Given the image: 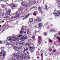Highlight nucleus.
Here are the masks:
<instances>
[{"label": "nucleus", "instance_id": "nucleus-1", "mask_svg": "<svg viewBox=\"0 0 60 60\" xmlns=\"http://www.w3.org/2000/svg\"><path fill=\"white\" fill-rule=\"evenodd\" d=\"M17 37H18V36H15L14 37H12L11 36L8 37L7 38L8 40H7L6 42L8 44H12L13 42H12L11 41L12 40L14 41H17L19 40V39Z\"/></svg>", "mask_w": 60, "mask_h": 60}, {"label": "nucleus", "instance_id": "nucleus-2", "mask_svg": "<svg viewBox=\"0 0 60 60\" xmlns=\"http://www.w3.org/2000/svg\"><path fill=\"white\" fill-rule=\"evenodd\" d=\"M25 45L27 46H29V48L30 49V52H31V53L34 52V48L32 46L33 45H31V44H29L28 43H26L25 44Z\"/></svg>", "mask_w": 60, "mask_h": 60}, {"label": "nucleus", "instance_id": "nucleus-3", "mask_svg": "<svg viewBox=\"0 0 60 60\" xmlns=\"http://www.w3.org/2000/svg\"><path fill=\"white\" fill-rule=\"evenodd\" d=\"M11 9H9L8 10L6 13V15H11Z\"/></svg>", "mask_w": 60, "mask_h": 60}, {"label": "nucleus", "instance_id": "nucleus-4", "mask_svg": "<svg viewBox=\"0 0 60 60\" xmlns=\"http://www.w3.org/2000/svg\"><path fill=\"white\" fill-rule=\"evenodd\" d=\"M25 31H24V30H21L20 31V33L21 34H22L23 35H24L26 34V32H24Z\"/></svg>", "mask_w": 60, "mask_h": 60}, {"label": "nucleus", "instance_id": "nucleus-5", "mask_svg": "<svg viewBox=\"0 0 60 60\" xmlns=\"http://www.w3.org/2000/svg\"><path fill=\"white\" fill-rule=\"evenodd\" d=\"M24 44H25V41L24 40L20 41L19 43L20 45H23Z\"/></svg>", "mask_w": 60, "mask_h": 60}, {"label": "nucleus", "instance_id": "nucleus-6", "mask_svg": "<svg viewBox=\"0 0 60 60\" xmlns=\"http://www.w3.org/2000/svg\"><path fill=\"white\" fill-rule=\"evenodd\" d=\"M11 45L12 47H14L15 50V51H19V48H18V47H15V46L13 45L12 44H11Z\"/></svg>", "mask_w": 60, "mask_h": 60}, {"label": "nucleus", "instance_id": "nucleus-7", "mask_svg": "<svg viewBox=\"0 0 60 60\" xmlns=\"http://www.w3.org/2000/svg\"><path fill=\"white\" fill-rule=\"evenodd\" d=\"M38 9L40 12V13H43V12H42V10H41V7H40L39 6L38 7Z\"/></svg>", "mask_w": 60, "mask_h": 60}, {"label": "nucleus", "instance_id": "nucleus-8", "mask_svg": "<svg viewBox=\"0 0 60 60\" xmlns=\"http://www.w3.org/2000/svg\"><path fill=\"white\" fill-rule=\"evenodd\" d=\"M58 11H55L53 13V14L54 15H56L57 16H59V15H58Z\"/></svg>", "mask_w": 60, "mask_h": 60}, {"label": "nucleus", "instance_id": "nucleus-9", "mask_svg": "<svg viewBox=\"0 0 60 60\" xmlns=\"http://www.w3.org/2000/svg\"><path fill=\"white\" fill-rule=\"evenodd\" d=\"M26 56H22V58H21V60H25L26 59Z\"/></svg>", "mask_w": 60, "mask_h": 60}, {"label": "nucleus", "instance_id": "nucleus-10", "mask_svg": "<svg viewBox=\"0 0 60 60\" xmlns=\"http://www.w3.org/2000/svg\"><path fill=\"white\" fill-rule=\"evenodd\" d=\"M13 55L15 58H16L17 56H19V55L16 53H15Z\"/></svg>", "mask_w": 60, "mask_h": 60}, {"label": "nucleus", "instance_id": "nucleus-11", "mask_svg": "<svg viewBox=\"0 0 60 60\" xmlns=\"http://www.w3.org/2000/svg\"><path fill=\"white\" fill-rule=\"evenodd\" d=\"M18 5L17 4H15L14 5L12 4L11 5V7H17Z\"/></svg>", "mask_w": 60, "mask_h": 60}, {"label": "nucleus", "instance_id": "nucleus-12", "mask_svg": "<svg viewBox=\"0 0 60 60\" xmlns=\"http://www.w3.org/2000/svg\"><path fill=\"white\" fill-rule=\"evenodd\" d=\"M36 21L37 22H41V19H40L39 18H38V19H36Z\"/></svg>", "mask_w": 60, "mask_h": 60}, {"label": "nucleus", "instance_id": "nucleus-13", "mask_svg": "<svg viewBox=\"0 0 60 60\" xmlns=\"http://www.w3.org/2000/svg\"><path fill=\"white\" fill-rule=\"evenodd\" d=\"M26 39H27V38L26 37H24V36H22L21 38V40H26Z\"/></svg>", "mask_w": 60, "mask_h": 60}, {"label": "nucleus", "instance_id": "nucleus-14", "mask_svg": "<svg viewBox=\"0 0 60 60\" xmlns=\"http://www.w3.org/2000/svg\"><path fill=\"white\" fill-rule=\"evenodd\" d=\"M22 30H23V31H26V29H24V26H23L22 27Z\"/></svg>", "mask_w": 60, "mask_h": 60}, {"label": "nucleus", "instance_id": "nucleus-15", "mask_svg": "<svg viewBox=\"0 0 60 60\" xmlns=\"http://www.w3.org/2000/svg\"><path fill=\"white\" fill-rule=\"evenodd\" d=\"M29 52L28 51H26L24 53V54L26 55H28L29 54Z\"/></svg>", "mask_w": 60, "mask_h": 60}, {"label": "nucleus", "instance_id": "nucleus-16", "mask_svg": "<svg viewBox=\"0 0 60 60\" xmlns=\"http://www.w3.org/2000/svg\"><path fill=\"white\" fill-rule=\"evenodd\" d=\"M27 34H30V32H29V30H27Z\"/></svg>", "mask_w": 60, "mask_h": 60}, {"label": "nucleus", "instance_id": "nucleus-17", "mask_svg": "<svg viewBox=\"0 0 60 60\" xmlns=\"http://www.w3.org/2000/svg\"><path fill=\"white\" fill-rule=\"evenodd\" d=\"M30 20V23H32L33 21V19H29Z\"/></svg>", "mask_w": 60, "mask_h": 60}, {"label": "nucleus", "instance_id": "nucleus-18", "mask_svg": "<svg viewBox=\"0 0 60 60\" xmlns=\"http://www.w3.org/2000/svg\"><path fill=\"white\" fill-rule=\"evenodd\" d=\"M28 50V49L27 48H25L24 49V50L25 51H26Z\"/></svg>", "mask_w": 60, "mask_h": 60}, {"label": "nucleus", "instance_id": "nucleus-19", "mask_svg": "<svg viewBox=\"0 0 60 60\" xmlns=\"http://www.w3.org/2000/svg\"><path fill=\"white\" fill-rule=\"evenodd\" d=\"M1 6L2 7V8H4L5 6H6V5H1Z\"/></svg>", "mask_w": 60, "mask_h": 60}, {"label": "nucleus", "instance_id": "nucleus-20", "mask_svg": "<svg viewBox=\"0 0 60 60\" xmlns=\"http://www.w3.org/2000/svg\"><path fill=\"white\" fill-rule=\"evenodd\" d=\"M3 56L4 57H5V55H6V52H4L3 53Z\"/></svg>", "mask_w": 60, "mask_h": 60}, {"label": "nucleus", "instance_id": "nucleus-21", "mask_svg": "<svg viewBox=\"0 0 60 60\" xmlns=\"http://www.w3.org/2000/svg\"><path fill=\"white\" fill-rule=\"evenodd\" d=\"M3 51H1V53L0 54V57H1L2 56V55H3Z\"/></svg>", "mask_w": 60, "mask_h": 60}, {"label": "nucleus", "instance_id": "nucleus-22", "mask_svg": "<svg viewBox=\"0 0 60 60\" xmlns=\"http://www.w3.org/2000/svg\"><path fill=\"white\" fill-rule=\"evenodd\" d=\"M45 10L46 11L48 10V8H47V6H45Z\"/></svg>", "mask_w": 60, "mask_h": 60}, {"label": "nucleus", "instance_id": "nucleus-23", "mask_svg": "<svg viewBox=\"0 0 60 60\" xmlns=\"http://www.w3.org/2000/svg\"><path fill=\"white\" fill-rule=\"evenodd\" d=\"M15 58H16L17 59V60H20L19 59V56H18L17 57Z\"/></svg>", "mask_w": 60, "mask_h": 60}, {"label": "nucleus", "instance_id": "nucleus-24", "mask_svg": "<svg viewBox=\"0 0 60 60\" xmlns=\"http://www.w3.org/2000/svg\"><path fill=\"white\" fill-rule=\"evenodd\" d=\"M32 40L31 39H28V41L29 42H30Z\"/></svg>", "mask_w": 60, "mask_h": 60}, {"label": "nucleus", "instance_id": "nucleus-25", "mask_svg": "<svg viewBox=\"0 0 60 60\" xmlns=\"http://www.w3.org/2000/svg\"><path fill=\"white\" fill-rule=\"evenodd\" d=\"M50 32H52V33H53V32H55V31L54 30H50Z\"/></svg>", "mask_w": 60, "mask_h": 60}, {"label": "nucleus", "instance_id": "nucleus-26", "mask_svg": "<svg viewBox=\"0 0 60 60\" xmlns=\"http://www.w3.org/2000/svg\"><path fill=\"white\" fill-rule=\"evenodd\" d=\"M29 4H30L31 5L32 4V1H30L28 2V3Z\"/></svg>", "mask_w": 60, "mask_h": 60}, {"label": "nucleus", "instance_id": "nucleus-27", "mask_svg": "<svg viewBox=\"0 0 60 60\" xmlns=\"http://www.w3.org/2000/svg\"><path fill=\"white\" fill-rule=\"evenodd\" d=\"M15 44H16V45H18L19 44V42H15Z\"/></svg>", "mask_w": 60, "mask_h": 60}, {"label": "nucleus", "instance_id": "nucleus-28", "mask_svg": "<svg viewBox=\"0 0 60 60\" xmlns=\"http://www.w3.org/2000/svg\"><path fill=\"white\" fill-rule=\"evenodd\" d=\"M44 36H47V33L46 32H45L44 34Z\"/></svg>", "mask_w": 60, "mask_h": 60}, {"label": "nucleus", "instance_id": "nucleus-29", "mask_svg": "<svg viewBox=\"0 0 60 60\" xmlns=\"http://www.w3.org/2000/svg\"><path fill=\"white\" fill-rule=\"evenodd\" d=\"M5 14V13H2V16H3L4 17V15Z\"/></svg>", "mask_w": 60, "mask_h": 60}, {"label": "nucleus", "instance_id": "nucleus-30", "mask_svg": "<svg viewBox=\"0 0 60 60\" xmlns=\"http://www.w3.org/2000/svg\"><path fill=\"white\" fill-rule=\"evenodd\" d=\"M24 7H27V4H25Z\"/></svg>", "mask_w": 60, "mask_h": 60}, {"label": "nucleus", "instance_id": "nucleus-31", "mask_svg": "<svg viewBox=\"0 0 60 60\" xmlns=\"http://www.w3.org/2000/svg\"><path fill=\"white\" fill-rule=\"evenodd\" d=\"M58 41H59V42H60V38L59 37H58Z\"/></svg>", "mask_w": 60, "mask_h": 60}, {"label": "nucleus", "instance_id": "nucleus-32", "mask_svg": "<svg viewBox=\"0 0 60 60\" xmlns=\"http://www.w3.org/2000/svg\"><path fill=\"white\" fill-rule=\"evenodd\" d=\"M21 36H22V35L20 34L18 36L19 37H21Z\"/></svg>", "mask_w": 60, "mask_h": 60}, {"label": "nucleus", "instance_id": "nucleus-33", "mask_svg": "<svg viewBox=\"0 0 60 60\" xmlns=\"http://www.w3.org/2000/svg\"><path fill=\"white\" fill-rule=\"evenodd\" d=\"M25 2V1H23L22 2V3H21V4H24Z\"/></svg>", "mask_w": 60, "mask_h": 60}, {"label": "nucleus", "instance_id": "nucleus-34", "mask_svg": "<svg viewBox=\"0 0 60 60\" xmlns=\"http://www.w3.org/2000/svg\"><path fill=\"white\" fill-rule=\"evenodd\" d=\"M30 15L29 14H28L27 15H26L25 17H28Z\"/></svg>", "mask_w": 60, "mask_h": 60}, {"label": "nucleus", "instance_id": "nucleus-35", "mask_svg": "<svg viewBox=\"0 0 60 60\" xmlns=\"http://www.w3.org/2000/svg\"><path fill=\"white\" fill-rule=\"evenodd\" d=\"M49 51H50V52H51L52 51V49H50Z\"/></svg>", "mask_w": 60, "mask_h": 60}, {"label": "nucleus", "instance_id": "nucleus-36", "mask_svg": "<svg viewBox=\"0 0 60 60\" xmlns=\"http://www.w3.org/2000/svg\"><path fill=\"white\" fill-rule=\"evenodd\" d=\"M33 15H34V16H36V13H33Z\"/></svg>", "mask_w": 60, "mask_h": 60}, {"label": "nucleus", "instance_id": "nucleus-37", "mask_svg": "<svg viewBox=\"0 0 60 60\" xmlns=\"http://www.w3.org/2000/svg\"><path fill=\"white\" fill-rule=\"evenodd\" d=\"M14 18V19L15 18V17H12L10 18L11 19H13Z\"/></svg>", "mask_w": 60, "mask_h": 60}, {"label": "nucleus", "instance_id": "nucleus-38", "mask_svg": "<svg viewBox=\"0 0 60 60\" xmlns=\"http://www.w3.org/2000/svg\"><path fill=\"white\" fill-rule=\"evenodd\" d=\"M21 10V8H20L18 9V11H20V10Z\"/></svg>", "mask_w": 60, "mask_h": 60}, {"label": "nucleus", "instance_id": "nucleus-39", "mask_svg": "<svg viewBox=\"0 0 60 60\" xmlns=\"http://www.w3.org/2000/svg\"><path fill=\"white\" fill-rule=\"evenodd\" d=\"M0 44H2L3 43H2V42L1 41H0Z\"/></svg>", "mask_w": 60, "mask_h": 60}, {"label": "nucleus", "instance_id": "nucleus-40", "mask_svg": "<svg viewBox=\"0 0 60 60\" xmlns=\"http://www.w3.org/2000/svg\"><path fill=\"white\" fill-rule=\"evenodd\" d=\"M53 52H56V51L55 50H53L52 51Z\"/></svg>", "mask_w": 60, "mask_h": 60}, {"label": "nucleus", "instance_id": "nucleus-41", "mask_svg": "<svg viewBox=\"0 0 60 60\" xmlns=\"http://www.w3.org/2000/svg\"><path fill=\"white\" fill-rule=\"evenodd\" d=\"M19 11H18L17 12H15V13L16 14H17V13H19Z\"/></svg>", "mask_w": 60, "mask_h": 60}, {"label": "nucleus", "instance_id": "nucleus-42", "mask_svg": "<svg viewBox=\"0 0 60 60\" xmlns=\"http://www.w3.org/2000/svg\"><path fill=\"white\" fill-rule=\"evenodd\" d=\"M34 35H33L32 37V39H34Z\"/></svg>", "mask_w": 60, "mask_h": 60}, {"label": "nucleus", "instance_id": "nucleus-43", "mask_svg": "<svg viewBox=\"0 0 60 60\" xmlns=\"http://www.w3.org/2000/svg\"><path fill=\"white\" fill-rule=\"evenodd\" d=\"M18 15H17V16H15V17H19V14H18Z\"/></svg>", "mask_w": 60, "mask_h": 60}, {"label": "nucleus", "instance_id": "nucleus-44", "mask_svg": "<svg viewBox=\"0 0 60 60\" xmlns=\"http://www.w3.org/2000/svg\"><path fill=\"white\" fill-rule=\"evenodd\" d=\"M28 5H29V6H31V4H29V3H28Z\"/></svg>", "mask_w": 60, "mask_h": 60}, {"label": "nucleus", "instance_id": "nucleus-45", "mask_svg": "<svg viewBox=\"0 0 60 60\" xmlns=\"http://www.w3.org/2000/svg\"><path fill=\"white\" fill-rule=\"evenodd\" d=\"M42 56H43V54H42L41 55V56L42 57Z\"/></svg>", "mask_w": 60, "mask_h": 60}, {"label": "nucleus", "instance_id": "nucleus-46", "mask_svg": "<svg viewBox=\"0 0 60 60\" xmlns=\"http://www.w3.org/2000/svg\"><path fill=\"white\" fill-rule=\"evenodd\" d=\"M51 40V39H49V41H50Z\"/></svg>", "mask_w": 60, "mask_h": 60}, {"label": "nucleus", "instance_id": "nucleus-47", "mask_svg": "<svg viewBox=\"0 0 60 60\" xmlns=\"http://www.w3.org/2000/svg\"><path fill=\"white\" fill-rule=\"evenodd\" d=\"M1 49H4V47H2L1 48Z\"/></svg>", "mask_w": 60, "mask_h": 60}, {"label": "nucleus", "instance_id": "nucleus-48", "mask_svg": "<svg viewBox=\"0 0 60 60\" xmlns=\"http://www.w3.org/2000/svg\"><path fill=\"white\" fill-rule=\"evenodd\" d=\"M8 18V17L7 16H6V17H4V19H6V18Z\"/></svg>", "mask_w": 60, "mask_h": 60}, {"label": "nucleus", "instance_id": "nucleus-49", "mask_svg": "<svg viewBox=\"0 0 60 60\" xmlns=\"http://www.w3.org/2000/svg\"><path fill=\"white\" fill-rule=\"evenodd\" d=\"M59 4H60V0H59Z\"/></svg>", "mask_w": 60, "mask_h": 60}, {"label": "nucleus", "instance_id": "nucleus-50", "mask_svg": "<svg viewBox=\"0 0 60 60\" xmlns=\"http://www.w3.org/2000/svg\"><path fill=\"white\" fill-rule=\"evenodd\" d=\"M28 56L29 57H28V58H29H29H30V56Z\"/></svg>", "mask_w": 60, "mask_h": 60}, {"label": "nucleus", "instance_id": "nucleus-51", "mask_svg": "<svg viewBox=\"0 0 60 60\" xmlns=\"http://www.w3.org/2000/svg\"><path fill=\"white\" fill-rule=\"evenodd\" d=\"M41 52H43V50H41Z\"/></svg>", "mask_w": 60, "mask_h": 60}, {"label": "nucleus", "instance_id": "nucleus-52", "mask_svg": "<svg viewBox=\"0 0 60 60\" xmlns=\"http://www.w3.org/2000/svg\"><path fill=\"white\" fill-rule=\"evenodd\" d=\"M33 8H34V7H33L32 8H31V10H32V9H33Z\"/></svg>", "mask_w": 60, "mask_h": 60}, {"label": "nucleus", "instance_id": "nucleus-53", "mask_svg": "<svg viewBox=\"0 0 60 60\" xmlns=\"http://www.w3.org/2000/svg\"><path fill=\"white\" fill-rule=\"evenodd\" d=\"M41 26H42L41 25H39V27H41Z\"/></svg>", "mask_w": 60, "mask_h": 60}, {"label": "nucleus", "instance_id": "nucleus-54", "mask_svg": "<svg viewBox=\"0 0 60 60\" xmlns=\"http://www.w3.org/2000/svg\"><path fill=\"white\" fill-rule=\"evenodd\" d=\"M19 49H21V48L19 47Z\"/></svg>", "mask_w": 60, "mask_h": 60}, {"label": "nucleus", "instance_id": "nucleus-55", "mask_svg": "<svg viewBox=\"0 0 60 60\" xmlns=\"http://www.w3.org/2000/svg\"><path fill=\"white\" fill-rule=\"evenodd\" d=\"M50 42H51L52 43V41L51 40V41H50Z\"/></svg>", "mask_w": 60, "mask_h": 60}, {"label": "nucleus", "instance_id": "nucleus-56", "mask_svg": "<svg viewBox=\"0 0 60 60\" xmlns=\"http://www.w3.org/2000/svg\"><path fill=\"white\" fill-rule=\"evenodd\" d=\"M24 6V4H22V6L23 7V6Z\"/></svg>", "mask_w": 60, "mask_h": 60}, {"label": "nucleus", "instance_id": "nucleus-57", "mask_svg": "<svg viewBox=\"0 0 60 60\" xmlns=\"http://www.w3.org/2000/svg\"><path fill=\"white\" fill-rule=\"evenodd\" d=\"M46 25H48V23L47 22L46 23Z\"/></svg>", "mask_w": 60, "mask_h": 60}, {"label": "nucleus", "instance_id": "nucleus-58", "mask_svg": "<svg viewBox=\"0 0 60 60\" xmlns=\"http://www.w3.org/2000/svg\"><path fill=\"white\" fill-rule=\"evenodd\" d=\"M21 13H24V12H21Z\"/></svg>", "mask_w": 60, "mask_h": 60}, {"label": "nucleus", "instance_id": "nucleus-59", "mask_svg": "<svg viewBox=\"0 0 60 60\" xmlns=\"http://www.w3.org/2000/svg\"><path fill=\"white\" fill-rule=\"evenodd\" d=\"M52 49H54V47L53 46V47H52Z\"/></svg>", "mask_w": 60, "mask_h": 60}, {"label": "nucleus", "instance_id": "nucleus-60", "mask_svg": "<svg viewBox=\"0 0 60 60\" xmlns=\"http://www.w3.org/2000/svg\"><path fill=\"white\" fill-rule=\"evenodd\" d=\"M4 21H2V23H4Z\"/></svg>", "mask_w": 60, "mask_h": 60}, {"label": "nucleus", "instance_id": "nucleus-61", "mask_svg": "<svg viewBox=\"0 0 60 60\" xmlns=\"http://www.w3.org/2000/svg\"><path fill=\"white\" fill-rule=\"evenodd\" d=\"M40 25H41V23H39V26Z\"/></svg>", "mask_w": 60, "mask_h": 60}, {"label": "nucleus", "instance_id": "nucleus-62", "mask_svg": "<svg viewBox=\"0 0 60 60\" xmlns=\"http://www.w3.org/2000/svg\"><path fill=\"white\" fill-rule=\"evenodd\" d=\"M36 2H35L34 3V4H35V3H36Z\"/></svg>", "mask_w": 60, "mask_h": 60}, {"label": "nucleus", "instance_id": "nucleus-63", "mask_svg": "<svg viewBox=\"0 0 60 60\" xmlns=\"http://www.w3.org/2000/svg\"><path fill=\"white\" fill-rule=\"evenodd\" d=\"M2 14V13L0 12V15H1Z\"/></svg>", "mask_w": 60, "mask_h": 60}, {"label": "nucleus", "instance_id": "nucleus-64", "mask_svg": "<svg viewBox=\"0 0 60 60\" xmlns=\"http://www.w3.org/2000/svg\"><path fill=\"white\" fill-rule=\"evenodd\" d=\"M43 58H42V60H43Z\"/></svg>", "mask_w": 60, "mask_h": 60}]
</instances>
